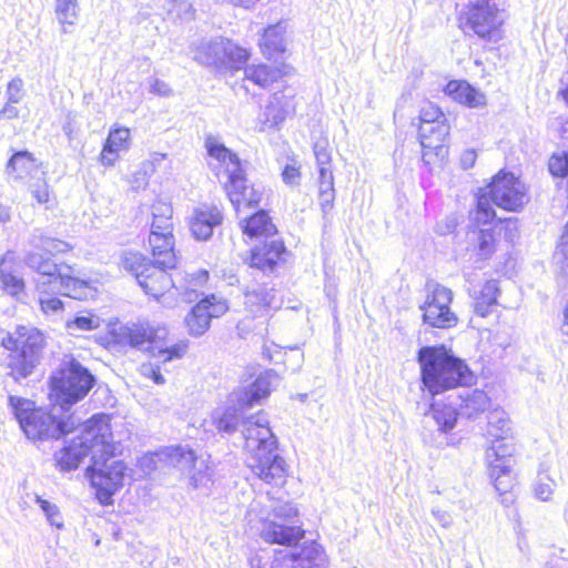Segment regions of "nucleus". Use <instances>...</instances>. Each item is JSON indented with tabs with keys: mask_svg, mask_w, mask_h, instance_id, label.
Returning a JSON list of instances; mask_svg holds the SVG:
<instances>
[{
	"mask_svg": "<svg viewBox=\"0 0 568 568\" xmlns=\"http://www.w3.org/2000/svg\"><path fill=\"white\" fill-rule=\"evenodd\" d=\"M442 120H446V116L437 105L427 103L422 108L419 113L420 124H432Z\"/></svg>",
	"mask_w": 568,
	"mask_h": 568,
	"instance_id": "nucleus-48",
	"label": "nucleus"
},
{
	"mask_svg": "<svg viewBox=\"0 0 568 568\" xmlns=\"http://www.w3.org/2000/svg\"><path fill=\"white\" fill-rule=\"evenodd\" d=\"M425 291V300L419 306L424 324L444 329L455 327L458 317L450 308L453 291L436 282H427Z\"/></svg>",
	"mask_w": 568,
	"mask_h": 568,
	"instance_id": "nucleus-14",
	"label": "nucleus"
},
{
	"mask_svg": "<svg viewBox=\"0 0 568 568\" xmlns=\"http://www.w3.org/2000/svg\"><path fill=\"white\" fill-rule=\"evenodd\" d=\"M549 172L555 176L568 175V153L554 154L549 160Z\"/></svg>",
	"mask_w": 568,
	"mask_h": 568,
	"instance_id": "nucleus-47",
	"label": "nucleus"
},
{
	"mask_svg": "<svg viewBox=\"0 0 568 568\" xmlns=\"http://www.w3.org/2000/svg\"><path fill=\"white\" fill-rule=\"evenodd\" d=\"M334 182L332 166L318 168V183Z\"/></svg>",
	"mask_w": 568,
	"mask_h": 568,
	"instance_id": "nucleus-59",
	"label": "nucleus"
},
{
	"mask_svg": "<svg viewBox=\"0 0 568 568\" xmlns=\"http://www.w3.org/2000/svg\"><path fill=\"white\" fill-rule=\"evenodd\" d=\"M173 210L169 203L156 201L152 205L151 232L173 234Z\"/></svg>",
	"mask_w": 568,
	"mask_h": 568,
	"instance_id": "nucleus-36",
	"label": "nucleus"
},
{
	"mask_svg": "<svg viewBox=\"0 0 568 568\" xmlns=\"http://www.w3.org/2000/svg\"><path fill=\"white\" fill-rule=\"evenodd\" d=\"M284 562L292 564V568H320L325 562V555L320 544L310 541L298 550L285 554Z\"/></svg>",
	"mask_w": 568,
	"mask_h": 568,
	"instance_id": "nucleus-22",
	"label": "nucleus"
},
{
	"mask_svg": "<svg viewBox=\"0 0 568 568\" xmlns=\"http://www.w3.org/2000/svg\"><path fill=\"white\" fill-rule=\"evenodd\" d=\"M197 455L189 445H178L170 447L166 456L169 464L184 475L195 462Z\"/></svg>",
	"mask_w": 568,
	"mask_h": 568,
	"instance_id": "nucleus-38",
	"label": "nucleus"
},
{
	"mask_svg": "<svg viewBox=\"0 0 568 568\" xmlns=\"http://www.w3.org/2000/svg\"><path fill=\"white\" fill-rule=\"evenodd\" d=\"M487 433L490 437L508 439L513 434L511 420L503 409H494L488 413Z\"/></svg>",
	"mask_w": 568,
	"mask_h": 568,
	"instance_id": "nucleus-35",
	"label": "nucleus"
},
{
	"mask_svg": "<svg viewBox=\"0 0 568 568\" xmlns=\"http://www.w3.org/2000/svg\"><path fill=\"white\" fill-rule=\"evenodd\" d=\"M215 296H206L201 300L185 317L190 334L203 335L210 327L211 318L226 310L224 304H214Z\"/></svg>",
	"mask_w": 568,
	"mask_h": 568,
	"instance_id": "nucleus-18",
	"label": "nucleus"
},
{
	"mask_svg": "<svg viewBox=\"0 0 568 568\" xmlns=\"http://www.w3.org/2000/svg\"><path fill=\"white\" fill-rule=\"evenodd\" d=\"M36 503L39 505L51 526H54L58 529L63 527L62 516L59 507L55 504H52L51 501L43 499L40 496H36Z\"/></svg>",
	"mask_w": 568,
	"mask_h": 568,
	"instance_id": "nucleus-43",
	"label": "nucleus"
},
{
	"mask_svg": "<svg viewBox=\"0 0 568 568\" xmlns=\"http://www.w3.org/2000/svg\"><path fill=\"white\" fill-rule=\"evenodd\" d=\"M1 345L10 351L4 362L7 375L19 383L31 376L41 363L45 338L36 327L17 326L2 338Z\"/></svg>",
	"mask_w": 568,
	"mask_h": 568,
	"instance_id": "nucleus-7",
	"label": "nucleus"
},
{
	"mask_svg": "<svg viewBox=\"0 0 568 568\" xmlns=\"http://www.w3.org/2000/svg\"><path fill=\"white\" fill-rule=\"evenodd\" d=\"M444 92L454 101L468 108H478L486 103L485 95L471 87L467 81H449Z\"/></svg>",
	"mask_w": 568,
	"mask_h": 568,
	"instance_id": "nucleus-26",
	"label": "nucleus"
},
{
	"mask_svg": "<svg viewBox=\"0 0 568 568\" xmlns=\"http://www.w3.org/2000/svg\"><path fill=\"white\" fill-rule=\"evenodd\" d=\"M24 264L41 275L36 287L39 293L41 311L47 315H55L63 311L62 301L50 294L49 288H59L63 295L74 300H87L95 293L91 282L78 276L79 272L68 264H57L50 257L38 252H28Z\"/></svg>",
	"mask_w": 568,
	"mask_h": 568,
	"instance_id": "nucleus-2",
	"label": "nucleus"
},
{
	"mask_svg": "<svg viewBox=\"0 0 568 568\" xmlns=\"http://www.w3.org/2000/svg\"><path fill=\"white\" fill-rule=\"evenodd\" d=\"M7 169L17 173V178L22 179L33 170L38 169L36 159L28 151L16 152L9 160Z\"/></svg>",
	"mask_w": 568,
	"mask_h": 568,
	"instance_id": "nucleus-40",
	"label": "nucleus"
},
{
	"mask_svg": "<svg viewBox=\"0 0 568 568\" xmlns=\"http://www.w3.org/2000/svg\"><path fill=\"white\" fill-rule=\"evenodd\" d=\"M94 383L95 378L90 371L72 356H65L59 369L51 376L52 390L55 392L59 407L64 413L83 399Z\"/></svg>",
	"mask_w": 568,
	"mask_h": 568,
	"instance_id": "nucleus-11",
	"label": "nucleus"
},
{
	"mask_svg": "<svg viewBox=\"0 0 568 568\" xmlns=\"http://www.w3.org/2000/svg\"><path fill=\"white\" fill-rule=\"evenodd\" d=\"M9 406L26 436L32 440L60 438L84 423L74 414L57 418L54 413L37 408L34 402L10 395Z\"/></svg>",
	"mask_w": 568,
	"mask_h": 568,
	"instance_id": "nucleus-6",
	"label": "nucleus"
},
{
	"mask_svg": "<svg viewBox=\"0 0 568 568\" xmlns=\"http://www.w3.org/2000/svg\"><path fill=\"white\" fill-rule=\"evenodd\" d=\"M499 294V286L496 280L487 281L479 296L476 298L474 304V312L480 317H486L490 313V307L497 304V297Z\"/></svg>",
	"mask_w": 568,
	"mask_h": 568,
	"instance_id": "nucleus-37",
	"label": "nucleus"
},
{
	"mask_svg": "<svg viewBox=\"0 0 568 568\" xmlns=\"http://www.w3.org/2000/svg\"><path fill=\"white\" fill-rule=\"evenodd\" d=\"M271 393V375L258 376L251 385L234 390L229 398V405L223 412H215L213 420L216 428L223 433H234L241 427L243 433L245 422L252 417L266 415L263 412L256 415L245 416V412L258 404L261 399L267 397Z\"/></svg>",
	"mask_w": 568,
	"mask_h": 568,
	"instance_id": "nucleus-9",
	"label": "nucleus"
},
{
	"mask_svg": "<svg viewBox=\"0 0 568 568\" xmlns=\"http://www.w3.org/2000/svg\"><path fill=\"white\" fill-rule=\"evenodd\" d=\"M209 273L206 271H200L195 274L194 281L199 284H203L207 281Z\"/></svg>",
	"mask_w": 568,
	"mask_h": 568,
	"instance_id": "nucleus-62",
	"label": "nucleus"
},
{
	"mask_svg": "<svg viewBox=\"0 0 568 568\" xmlns=\"http://www.w3.org/2000/svg\"><path fill=\"white\" fill-rule=\"evenodd\" d=\"M99 326L100 318L91 314L78 315L74 320L67 322L70 331H93Z\"/></svg>",
	"mask_w": 568,
	"mask_h": 568,
	"instance_id": "nucleus-46",
	"label": "nucleus"
},
{
	"mask_svg": "<svg viewBox=\"0 0 568 568\" xmlns=\"http://www.w3.org/2000/svg\"><path fill=\"white\" fill-rule=\"evenodd\" d=\"M244 297L245 308L253 317L267 315L271 310L278 308L281 304L274 288L260 285L247 288Z\"/></svg>",
	"mask_w": 568,
	"mask_h": 568,
	"instance_id": "nucleus-20",
	"label": "nucleus"
},
{
	"mask_svg": "<svg viewBox=\"0 0 568 568\" xmlns=\"http://www.w3.org/2000/svg\"><path fill=\"white\" fill-rule=\"evenodd\" d=\"M529 201L526 185L513 173L499 172L476 195V210L470 213L477 224H489L496 217L491 203L509 212L520 211Z\"/></svg>",
	"mask_w": 568,
	"mask_h": 568,
	"instance_id": "nucleus-5",
	"label": "nucleus"
},
{
	"mask_svg": "<svg viewBox=\"0 0 568 568\" xmlns=\"http://www.w3.org/2000/svg\"><path fill=\"white\" fill-rule=\"evenodd\" d=\"M150 91L152 93L164 97L169 95L171 92L169 85L160 79H153L152 83L150 84Z\"/></svg>",
	"mask_w": 568,
	"mask_h": 568,
	"instance_id": "nucleus-56",
	"label": "nucleus"
},
{
	"mask_svg": "<svg viewBox=\"0 0 568 568\" xmlns=\"http://www.w3.org/2000/svg\"><path fill=\"white\" fill-rule=\"evenodd\" d=\"M284 68L285 67L278 68L263 63L246 65L244 69L245 80L253 82L260 88L267 89L286 74Z\"/></svg>",
	"mask_w": 568,
	"mask_h": 568,
	"instance_id": "nucleus-31",
	"label": "nucleus"
},
{
	"mask_svg": "<svg viewBox=\"0 0 568 568\" xmlns=\"http://www.w3.org/2000/svg\"><path fill=\"white\" fill-rule=\"evenodd\" d=\"M449 130L447 119L432 124H419L418 135L420 145L424 150L428 149L435 151L438 155L443 151L444 142L449 134Z\"/></svg>",
	"mask_w": 568,
	"mask_h": 568,
	"instance_id": "nucleus-25",
	"label": "nucleus"
},
{
	"mask_svg": "<svg viewBox=\"0 0 568 568\" xmlns=\"http://www.w3.org/2000/svg\"><path fill=\"white\" fill-rule=\"evenodd\" d=\"M130 131L126 128L112 129L104 142L100 160L103 165H113L118 153L129 146Z\"/></svg>",
	"mask_w": 568,
	"mask_h": 568,
	"instance_id": "nucleus-28",
	"label": "nucleus"
},
{
	"mask_svg": "<svg viewBox=\"0 0 568 568\" xmlns=\"http://www.w3.org/2000/svg\"><path fill=\"white\" fill-rule=\"evenodd\" d=\"M477 159L476 151L473 149L465 150L460 155V165L464 170H468L474 166Z\"/></svg>",
	"mask_w": 568,
	"mask_h": 568,
	"instance_id": "nucleus-55",
	"label": "nucleus"
},
{
	"mask_svg": "<svg viewBox=\"0 0 568 568\" xmlns=\"http://www.w3.org/2000/svg\"><path fill=\"white\" fill-rule=\"evenodd\" d=\"M456 225H457V223H456L455 219H448L446 221L445 229H442L440 224H438L437 227H438V232L440 234H447V233H452L454 231V229L456 227Z\"/></svg>",
	"mask_w": 568,
	"mask_h": 568,
	"instance_id": "nucleus-61",
	"label": "nucleus"
},
{
	"mask_svg": "<svg viewBox=\"0 0 568 568\" xmlns=\"http://www.w3.org/2000/svg\"><path fill=\"white\" fill-rule=\"evenodd\" d=\"M250 568H266L260 555L255 554L248 558Z\"/></svg>",
	"mask_w": 568,
	"mask_h": 568,
	"instance_id": "nucleus-60",
	"label": "nucleus"
},
{
	"mask_svg": "<svg viewBox=\"0 0 568 568\" xmlns=\"http://www.w3.org/2000/svg\"><path fill=\"white\" fill-rule=\"evenodd\" d=\"M234 4L250 8L254 6L258 0H232Z\"/></svg>",
	"mask_w": 568,
	"mask_h": 568,
	"instance_id": "nucleus-63",
	"label": "nucleus"
},
{
	"mask_svg": "<svg viewBox=\"0 0 568 568\" xmlns=\"http://www.w3.org/2000/svg\"><path fill=\"white\" fill-rule=\"evenodd\" d=\"M475 248L481 260L489 258L495 252V235L491 230H479L474 232Z\"/></svg>",
	"mask_w": 568,
	"mask_h": 568,
	"instance_id": "nucleus-42",
	"label": "nucleus"
},
{
	"mask_svg": "<svg viewBox=\"0 0 568 568\" xmlns=\"http://www.w3.org/2000/svg\"><path fill=\"white\" fill-rule=\"evenodd\" d=\"M23 82L20 78L12 79L7 87V98L10 103H18L22 99Z\"/></svg>",
	"mask_w": 568,
	"mask_h": 568,
	"instance_id": "nucleus-51",
	"label": "nucleus"
},
{
	"mask_svg": "<svg viewBox=\"0 0 568 568\" xmlns=\"http://www.w3.org/2000/svg\"><path fill=\"white\" fill-rule=\"evenodd\" d=\"M243 233L250 237L264 236L265 241L251 251L250 266L263 273H273L277 264L284 261V243L275 239L276 227L264 211L245 217Z\"/></svg>",
	"mask_w": 568,
	"mask_h": 568,
	"instance_id": "nucleus-10",
	"label": "nucleus"
},
{
	"mask_svg": "<svg viewBox=\"0 0 568 568\" xmlns=\"http://www.w3.org/2000/svg\"><path fill=\"white\" fill-rule=\"evenodd\" d=\"M326 191V192H335L334 190V182H324L320 183V191Z\"/></svg>",
	"mask_w": 568,
	"mask_h": 568,
	"instance_id": "nucleus-64",
	"label": "nucleus"
},
{
	"mask_svg": "<svg viewBox=\"0 0 568 568\" xmlns=\"http://www.w3.org/2000/svg\"><path fill=\"white\" fill-rule=\"evenodd\" d=\"M205 148L207 154L224 166L227 178L224 189L236 212L239 213L242 207H256L261 201V193L247 184L237 154L212 135L205 139Z\"/></svg>",
	"mask_w": 568,
	"mask_h": 568,
	"instance_id": "nucleus-8",
	"label": "nucleus"
},
{
	"mask_svg": "<svg viewBox=\"0 0 568 568\" xmlns=\"http://www.w3.org/2000/svg\"><path fill=\"white\" fill-rule=\"evenodd\" d=\"M295 110L293 97L277 91L272 94L265 110L258 119V131L264 132L281 125Z\"/></svg>",
	"mask_w": 568,
	"mask_h": 568,
	"instance_id": "nucleus-17",
	"label": "nucleus"
},
{
	"mask_svg": "<svg viewBox=\"0 0 568 568\" xmlns=\"http://www.w3.org/2000/svg\"><path fill=\"white\" fill-rule=\"evenodd\" d=\"M224 62L222 67L230 69H241L248 60L250 53L229 39H224Z\"/></svg>",
	"mask_w": 568,
	"mask_h": 568,
	"instance_id": "nucleus-41",
	"label": "nucleus"
},
{
	"mask_svg": "<svg viewBox=\"0 0 568 568\" xmlns=\"http://www.w3.org/2000/svg\"><path fill=\"white\" fill-rule=\"evenodd\" d=\"M120 337L132 347L149 349L152 357L162 364L175 358H181L186 353L187 343L179 342L171 346L160 345L166 339L169 332L165 326H154L150 323H138L120 327Z\"/></svg>",
	"mask_w": 568,
	"mask_h": 568,
	"instance_id": "nucleus-12",
	"label": "nucleus"
},
{
	"mask_svg": "<svg viewBox=\"0 0 568 568\" xmlns=\"http://www.w3.org/2000/svg\"><path fill=\"white\" fill-rule=\"evenodd\" d=\"M515 452L514 444L509 443H498L497 445H493L487 449V458L490 463H500L501 460L508 462L511 464L510 457Z\"/></svg>",
	"mask_w": 568,
	"mask_h": 568,
	"instance_id": "nucleus-44",
	"label": "nucleus"
},
{
	"mask_svg": "<svg viewBox=\"0 0 568 568\" xmlns=\"http://www.w3.org/2000/svg\"><path fill=\"white\" fill-rule=\"evenodd\" d=\"M1 288L11 296H19L24 291V281L17 270L16 253L7 251L0 258Z\"/></svg>",
	"mask_w": 568,
	"mask_h": 568,
	"instance_id": "nucleus-21",
	"label": "nucleus"
},
{
	"mask_svg": "<svg viewBox=\"0 0 568 568\" xmlns=\"http://www.w3.org/2000/svg\"><path fill=\"white\" fill-rule=\"evenodd\" d=\"M417 363L423 389L432 396L469 385L475 378L465 361L443 344L422 346Z\"/></svg>",
	"mask_w": 568,
	"mask_h": 568,
	"instance_id": "nucleus-4",
	"label": "nucleus"
},
{
	"mask_svg": "<svg viewBox=\"0 0 568 568\" xmlns=\"http://www.w3.org/2000/svg\"><path fill=\"white\" fill-rule=\"evenodd\" d=\"M30 191L38 203L44 204L49 201V186L44 180L39 179L32 183Z\"/></svg>",
	"mask_w": 568,
	"mask_h": 568,
	"instance_id": "nucleus-50",
	"label": "nucleus"
},
{
	"mask_svg": "<svg viewBox=\"0 0 568 568\" xmlns=\"http://www.w3.org/2000/svg\"><path fill=\"white\" fill-rule=\"evenodd\" d=\"M460 24L469 28L479 38H490L504 22L503 12L490 0H474L460 14Z\"/></svg>",
	"mask_w": 568,
	"mask_h": 568,
	"instance_id": "nucleus-16",
	"label": "nucleus"
},
{
	"mask_svg": "<svg viewBox=\"0 0 568 568\" xmlns=\"http://www.w3.org/2000/svg\"><path fill=\"white\" fill-rule=\"evenodd\" d=\"M489 477L494 483L495 489L499 493L501 499L500 503L508 507L515 498L511 494L514 486V478L511 475V464L501 460L500 463L489 464Z\"/></svg>",
	"mask_w": 568,
	"mask_h": 568,
	"instance_id": "nucleus-23",
	"label": "nucleus"
},
{
	"mask_svg": "<svg viewBox=\"0 0 568 568\" xmlns=\"http://www.w3.org/2000/svg\"><path fill=\"white\" fill-rule=\"evenodd\" d=\"M29 244L34 248L42 250L52 255L65 253L72 248L68 242L51 237L40 229L33 230L29 240Z\"/></svg>",
	"mask_w": 568,
	"mask_h": 568,
	"instance_id": "nucleus-34",
	"label": "nucleus"
},
{
	"mask_svg": "<svg viewBox=\"0 0 568 568\" xmlns=\"http://www.w3.org/2000/svg\"><path fill=\"white\" fill-rule=\"evenodd\" d=\"M54 13L63 33H69V27H74L80 16L78 0H54Z\"/></svg>",
	"mask_w": 568,
	"mask_h": 568,
	"instance_id": "nucleus-33",
	"label": "nucleus"
},
{
	"mask_svg": "<svg viewBox=\"0 0 568 568\" xmlns=\"http://www.w3.org/2000/svg\"><path fill=\"white\" fill-rule=\"evenodd\" d=\"M224 38L202 41L194 50V60L203 65L222 68Z\"/></svg>",
	"mask_w": 568,
	"mask_h": 568,
	"instance_id": "nucleus-30",
	"label": "nucleus"
},
{
	"mask_svg": "<svg viewBox=\"0 0 568 568\" xmlns=\"http://www.w3.org/2000/svg\"><path fill=\"white\" fill-rule=\"evenodd\" d=\"M247 466L252 473L268 485L282 486L287 477V465L277 453V439L264 416L245 422L243 430Z\"/></svg>",
	"mask_w": 568,
	"mask_h": 568,
	"instance_id": "nucleus-3",
	"label": "nucleus"
},
{
	"mask_svg": "<svg viewBox=\"0 0 568 568\" xmlns=\"http://www.w3.org/2000/svg\"><path fill=\"white\" fill-rule=\"evenodd\" d=\"M212 467L210 465V456L199 454L190 469L184 474L189 478V484L194 489L206 487L212 480Z\"/></svg>",
	"mask_w": 568,
	"mask_h": 568,
	"instance_id": "nucleus-32",
	"label": "nucleus"
},
{
	"mask_svg": "<svg viewBox=\"0 0 568 568\" xmlns=\"http://www.w3.org/2000/svg\"><path fill=\"white\" fill-rule=\"evenodd\" d=\"M273 516L274 519L264 521L261 530V537L265 542L292 547L304 538V529L293 521L297 516V509L291 503L275 506Z\"/></svg>",
	"mask_w": 568,
	"mask_h": 568,
	"instance_id": "nucleus-15",
	"label": "nucleus"
},
{
	"mask_svg": "<svg viewBox=\"0 0 568 568\" xmlns=\"http://www.w3.org/2000/svg\"><path fill=\"white\" fill-rule=\"evenodd\" d=\"M300 170L294 165L287 164L282 172V179L284 183L288 185H297L300 183Z\"/></svg>",
	"mask_w": 568,
	"mask_h": 568,
	"instance_id": "nucleus-52",
	"label": "nucleus"
},
{
	"mask_svg": "<svg viewBox=\"0 0 568 568\" xmlns=\"http://www.w3.org/2000/svg\"><path fill=\"white\" fill-rule=\"evenodd\" d=\"M433 516L435 517V519L437 520V523L444 527V528H448L453 520H452V517L446 511H443V510H433Z\"/></svg>",
	"mask_w": 568,
	"mask_h": 568,
	"instance_id": "nucleus-57",
	"label": "nucleus"
},
{
	"mask_svg": "<svg viewBox=\"0 0 568 568\" xmlns=\"http://www.w3.org/2000/svg\"><path fill=\"white\" fill-rule=\"evenodd\" d=\"M432 414L439 430L444 433H448L455 427L457 417L460 415L459 408L440 402L432 404Z\"/></svg>",
	"mask_w": 568,
	"mask_h": 568,
	"instance_id": "nucleus-39",
	"label": "nucleus"
},
{
	"mask_svg": "<svg viewBox=\"0 0 568 568\" xmlns=\"http://www.w3.org/2000/svg\"><path fill=\"white\" fill-rule=\"evenodd\" d=\"M458 399L460 400L458 405L459 414L467 418H474L484 413L490 404L488 395L477 388L464 389L459 394Z\"/></svg>",
	"mask_w": 568,
	"mask_h": 568,
	"instance_id": "nucleus-27",
	"label": "nucleus"
},
{
	"mask_svg": "<svg viewBox=\"0 0 568 568\" xmlns=\"http://www.w3.org/2000/svg\"><path fill=\"white\" fill-rule=\"evenodd\" d=\"M115 452L109 417L94 415L84 422L79 435L55 453L54 458L62 470H72L79 467L83 458L91 455L87 475L97 489L98 499L106 505L128 476L124 463L114 459Z\"/></svg>",
	"mask_w": 568,
	"mask_h": 568,
	"instance_id": "nucleus-1",
	"label": "nucleus"
},
{
	"mask_svg": "<svg viewBox=\"0 0 568 568\" xmlns=\"http://www.w3.org/2000/svg\"><path fill=\"white\" fill-rule=\"evenodd\" d=\"M155 359H156L155 364H150L149 366H143L144 374L150 376L155 384L162 385V384H164L165 379H164L163 375L161 374L160 366L158 365V363H160V362L158 358H155Z\"/></svg>",
	"mask_w": 568,
	"mask_h": 568,
	"instance_id": "nucleus-53",
	"label": "nucleus"
},
{
	"mask_svg": "<svg viewBox=\"0 0 568 568\" xmlns=\"http://www.w3.org/2000/svg\"><path fill=\"white\" fill-rule=\"evenodd\" d=\"M285 27L282 23L270 26L264 30L262 39L260 40V47L262 53L267 59L276 58L286 50V41L284 38Z\"/></svg>",
	"mask_w": 568,
	"mask_h": 568,
	"instance_id": "nucleus-29",
	"label": "nucleus"
},
{
	"mask_svg": "<svg viewBox=\"0 0 568 568\" xmlns=\"http://www.w3.org/2000/svg\"><path fill=\"white\" fill-rule=\"evenodd\" d=\"M314 155L316 159V163L318 168L322 166H332V155L331 151L328 150V143L326 140H320L314 143L313 146Z\"/></svg>",
	"mask_w": 568,
	"mask_h": 568,
	"instance_id": "nucleus-49",
	"label": "nucleus"
},
{
	"mask_svg": "<svg viewBox=\"0 0 568 568\" xmlns=\"http://www.w3.org/2000/svg\"><path fill=\"white\" fill-rule=\"evenodd\" d=\"M149 246L153 256L152 262L162 266L175 267L176 256L173 234L150 232Z\"/></svg>",
	"mask_w": 568,
	"mask_h": 568,
	"instance_id": "nucleus-24",
	"label": "nucleus"
},
{
	"mask_svg": "<svg viewBox=\"0 0 568 568\" xmlns=\"http://www.w3.org/2000/svg\"><path fill=\"white\" fill-rule=\"evenodd\" d=\"M123 267L131 272L145 294L155 298L162 296L174 286L168 274V266L151 262L140 253H126L123 257Z\"/></svg>",
	"mask_w": 568,
	"mask_h": 568,
	"instance_id": "nucleus-13",
	"label": "nucleus"
},
{
	"mask_svg": "<svg viewBox=\"0 0 568 568\" xmlns=\"http://www.w3.org/2000/svg\"><path fill=\"white\" fill-rule=\"evenodd\" d=\"M13 103L8 102L4 108L0 111V116L11 120L16 119L19 115V110L17 106L12 105Z\"/></svg>",
	"mask_w": 568,
	"mask_h": 568,
	"instance_id": "nucleus-58",
	"label": "nucleus"
},
{
	"mask_svg": "<svg viewBox=\"0 0 568 568\" xmlns=\"http://www.w3.org/2000/svg\"><path fill=\"white\" fill-rule=\"evenodd\" d=\"M222 220L223 215L216 206L201 205L193 211L190 219L191 233L196 240L206 241Z\"/></svg>",
	"mask_w": 568,
	"mask_h": 568,
	"instance_id": "nucleus-19",
	"label": "nucleus"
},
{
	"mask_svg": "<svg viewBox=\"0 0 568 568\" xmlns=\"http://www.w3.org/2000/svg\"><path fill=\"white\" fill-rule=\"evenodd\" d=\"M334 199H335V192H326V191L318 192L320 205H321L324 214H326L328 211L332 210Z\"/></svg>",
	"mask_w": 568,
	"mask_h": 568,
	"instance_id": "nucleus-54",
	"label": "nucleus"
},
{
	"mask_svg": "<svg viewBox=\"0 0 568 568\" xmlns=\"http://www.w3.org/2000/svg\"><path fill=\"white\" fill-rule=\"evenodd\" d=\"M555 481L548 475L539 473L534 486L536 498L541 501H548L554 493Z\"/></svg>",
	"mask_w": 568,
	"mask_h": 568,
	"instance_id": "nucleus-45",
	"label": "nucleus"
}]
</instances>
